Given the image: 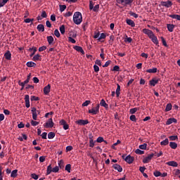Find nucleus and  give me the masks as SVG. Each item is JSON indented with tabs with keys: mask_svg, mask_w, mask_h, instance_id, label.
Listing matches in <instances>:
<instances>
[{
	"mask_svg": "<svg viewBox=\"0 0 180 180\" xmlns=\"http://www.w3.org/2000/svg\"><path fill=\"white\" fill-rule=\"evenodd\" d=\"M73 22L75 25H81L82 22V14L79 12H75L73 15Z\"/></svg>",
	"mask_w": 180,
	"mask_h": 180,
	"instance_id": "f257e3e1",
	"label": "nucleus"
},
{
	"mask_svg": "<svg viewBox=\"0 0 180 180\" xmlns=\"http://www.w3.org/2000/svg\"><path fill=\"white\" fill-rule=\"evenodd\" d=\"M134 0H117V4H120L123 6H131V4Z\"/></svg>",
	"mask_w": 180,
	"mask_h": 180,
	"instance_id": "f03ea898",
	"label": "nucleus"
},
{
	"mask_svg": "<svg viewBox=\"0 0 180 180\" xmlns=\"http://www.w3.org/2000/svg\"><path fill=\"white\" fill-rule=\"evenodd\" d=\"M172 5V1L171 0H168L167 1H161L159 6H164L165 8H171Z\"/></svg>",
	"mask_w": 180,
	"mask_h": 180,
	"instance_id": "7ed1b4c3",
	"label": "nucleus"
},
{
	"mask_svg": "<svg viewBox=\"0 0 180 180\" xmlns=\"http://www.w3.org/2000/svg\"><path fill=\"white\" fill-rule=\"evenodd\" d=\"M122 157L127 164H133V162L134 161V157H131L130 155H127L126 158H124V155Z\"/></svg>",
	"mask_w": 180,
	"mask_h": 180,
	"instance_id": "20e7f679",
	"label": "nucleus"
},
{
	"mask_svg": "<svg viewBox=\"0 0 180 180\" xmlns=\"http://www.w3.org/2000/svg\"><path fill=\"white\" fill-rule=\"evenodd\" d=\"M44 126L46 129H51V127H54V122H53V119L50 118Z\"/></svg>",
	"mask_w": 180,
	"mask_h": 180,
	"instance_id": "39448f33",
	"label": "nucleus"
},
{
	"mask_svg": "<svg viewBox=\"0 0 180 180\" xmlns=\"http://www.w3.org/2000/svg\"><path fill=\"white\" fill-rule=\"evenodd\" d=\"M153 157H154V153H151L150 155H148L146 158L143 159V164H148L153 159Z\"/></svg>",
	"mask_w": 180,
	"mask_h": 180,
	"instance_id": "423d86ee",
	"label": "nucleus"
},
{
	"mask_svg": "<svg viewBox=\"0 0 180 180\" xmlns=\"http://www.w3.org/2000/svg\"><path fill=\"white\" fill-rule=\"evenodd\" d=\"M159 82L160 79L154 77L151 80H150L149 84L150 85V86H155V85H157V84H158Z\"/></svg>",
	"mask_w": 180,
	"mask_h": 180,
	"instance_id": "0eeeda50",
	"label": "nucleus"
},
{
	"mask_svg": "<svg viewBox=\"0 0 180 180\" xmlns=\"http://www.w3.org/2000/svg\"><path fill=\"white\" fill-rule=\"evenodd\" d=\"M60 124L63 126L64 130H68V129H70V125H68V124H67V122L65 121V120H61L60 121Z\"/></svg>",
	"mask_w": 180,
	"mask_h": 180,
	"instance_id": "6e6552de",
	"label": "nucleus"
},
{
	"mask_svg": "<svg viewBox=\"0 0 180 180\" xmlns=\"http://www.w3.org/2000/svg\"><path fill=\"white\" fill-rule=\"evenodd\" d=\"M88 123H89V121H88V120H79L76 121V124H79V126H85V124H88Z\"/></svg>",
	"mask_w": 180,
	"mask_h": 180,
	"instance_id": "1a4fd4ad",
	"label": "nucleus"
},
{
	"mask_svg": "<svg viewBox=\"0 0 180 180\" xmlns=\"http://www.w3.org/2000/svg\"><path fill=\"white\" fill-rule=\"evenodd\" d=\"M73 49L76 50V51H78V53H81L82 54H85V51H84V49L82 47L79 46H74Z\"/></svg>",
	"mask_w": 180,
	"mask_h": 180,
	"instance_id": "9d476101",
	"label": "nucleus"
},
{
	"mask_svg": "<svg viewBox=\"0 0 180 180\" xmlns=\"http://www.w3.org/2000/svg\"><path fill=\"white\" fill-rule=\"evenodd\" d=\"M112 168H114V169H115L116 171H118V172H122L123 171V168H122V166L118 164L113 165Z\"/></svg>",
	"mask_w": 180,
	"mask_h": 180,
	"instance_id": "9b49d317",
	"label": "nucleus"
},
{
	"mask_svg": "<svg viewBox=\"0 0 180 180\" xmlns=\"http://www.w3.org/2000/svg\"><path fill=\"white\" fill-rule=\"evenodd\" d=\"M31 112H32V119L34 120H37V110L36 108H32L31 110Z\"/></svg>",
	"mask_w": 180,
	"mask_h": 180,
	"instance_id": "f8f14e48",
	"label": "nucleus"
},
{
	"mask_svg": "<svg viewBox=\"0 0 180 180\" xmlns=\"http://www.w3.org/2000/svg\"><path fill=\"white\" fill-rule=\"evenodd\" d=\"M51 88V86L50 84H48L44 88V95H49L50 94V89Z\"/></svg>",
	"mask_w": 180,
	"mask_h": 180,
	"instance_id": "ddd939ff",
	"label": "nucleus"
},
{
	"mask_svg": "<svg viewBox=\"0 0 180 180\" xmlns=\"http://www.w3.org/2000/svg\"><path fill=\"white\" fill-rule=\"evenodd\" d=\"M149 39L152 40L154 44H158V39H157V37L154 34L149 37Z\"/></svg>",
	"mask_w": 180,
	"mask_h": 180,
	"instance_id": "4468645a",
	"label": "nucleus"
},
{
	"mask_svg": "<svg viewBox=\"0 0 180 180\" xmlns=\"http://www.w3.org/2000/svg\"><path fill=\"white\" fill-rule=\"evenodd\" d=\"M143 33H144V34H147L148 36V37H150L151 35H153L154 34V32H153V31H151L150 30L148 29H143Z\"/></svg>",
	"mask_w": 180,
	"mask_h": 180,
	"instance_id": "2eb2a0df",
	"label": "nucleus"
},
{
	"mask_svg": "<svg viewBox=\"0 0 180 180\" xmlns=\"http://www.w3.org/2000/svg\"><path fill=\"white\" fill-rule=\"evenodd\" d=\"M25 106H26V108H30V101L29 95H25Z\"/></svg>",
	"mask_w": 180,
	"mask_h": 180,
	"instance_id": "dca6fc26",
	"label": "nucleus"
},
{
	"mask_svg": "<svg viewBox=\"0 0 180 180\" xmlns=\"http://www.w3.org/2000/svg\"><path fill=\"white\" fill-rule=\"evenodd\" d=\"M29 81L28 79H27L25 81H24L23 82H20V80L18 82V84L20 86H22L20 89V91H23V89L25 88V85H26V84H29Z\"/></svg>",
	"mask_w": 180,
	"mask_h": 180,
	"instance_id": "f3484780",
	"label": "nucleus"
},
{
	"mask_svg": "<svg viewBox=\"0 0 180 180\" xmlns=\"http://www.w3.org/2000/svg\"><path fill=\"white\" fill-rule=\"evenodd\" d=\"M177 120L175 118H169L167 120L166 124H172V123H176Z\"/></svg>",
	"mask_w": 180,
	"mask_h": 180,
	"instance_id": "a211bd4d",
	"label": "nucleus"
},
{
	"mask_svg": "<svg viewBox=\"0 0 180 180\" xmlns=\"http://www.w3.org/2000/svg\"><path fill=\"white\" fill-rule=\"evenodd\" d=\"M166 164L169 167H178V163L175 161L167 162Z\"/></svg>",
	"mask_w": 180,
	"mask_h": 180,
	"instance_id": "6ab92c4d",
	"label": "nucleus"
},
{
	"mask_svg": "<svg viewBox=\"0 0 180 180\" xmlns=\"http://www.w3.org/2000/svg\"><path fill=\"white\" fill-rule=\"evenodd\" d=\"M4 57L6 60H11L12 57V54L11 53V51H7L6 53L4 54Z\"/></svg>",
	"mask_w": 180,
	"mask_h": 180,
	"instance_id": "aec40b11",
	"label": "nucleus"
},
{
	"mask_svg": "<svg viewBox=\"0 0 180 180\" xmlns=\"http://www.w3.org/2000/svg\"><path fill=\"white\" fill-rule=\"evenodd\" d=\"M127 24L129 25V26H131V27H134L136 26L134 21L130 19H127Z\"/></svg>",
	"mask_w": 180,
	"mask_h": 180,
	"instance_id": "412c9836",
	"label": "nucleus"
},
{
	"mask_svg": "<svg viewBox=\"0 0 180 180\" xmlns=\"http://www.w3.org/2000/svg\"><path fill=\"white\" fill-rule=\"evenodd\" d=\"M101 106H103V108H105V109H108L109 108V105L108 103H106V101H105L104 99H102L101 103H100Z\"/></svg>",
	"mask_w": 180,
	"mask_h": 180,
	"instance_id": "4be33fe9",
	"label": "nucleus"
},
{
	"mask_svg": "<svg viewBox=\"0 0 180 180\" xmlns=\"http://www.w3.org/2000/svg\"><path fill=\"white\" fill-rule=\"evenodd\" d=\"M29 51H32V53H31V54L30 55V57H32L34 54L36 53V51H37V48L36 47L30 48Z\"/></svg>",
	"mask_w": 180,
	"mask_h": 180,
	"instance_id": "5701e85b",
	"label": "nucleus"
},
{
	"mask_svg": "<svg viewBox=\"0 0 180 180\" xmlns=\"http://www.w3.org/2000/svg\"><path fill=\"white\" fill-rule=\"evenodd\" d=\"M37 29L39 32H44V25L43 24H39L37 25Z\"/></svg>",
	"mask_w": 180,
	"mask_h": 180,
	"instance_id": "b1692460",
	"label": "nucleus"
},
{
	"mask_svg": "<svg viewBox=\"0 0 180 180\" xmlns=\"http://www.w3.org/2000/svg\"><path fill=\"white\" fill-rule=\"evenodd\" d=\"M106 39V34L101 33L100 34V37L98 38V41H103Z\"/></svg>",
	"mask_w": 180,
	"mask_h": 180,
	"instance_id": "393cba45",
	"label": "nucleus"
},
{
	"mask_svg": "<svg viewBox=\"0 0 180 180\" xmlns=\"http://www.w3.org/2000/svg\"><path fill=\"white\" fill-rule=\"evenodd\" d=\"M172 19H176L177 20H180V15L176 14H171L169 15Z\"/></svg>",
	"mask_w": 180,
	"mask_h": 180,
	"instance_id": "a878e982",
	"label": "nucleus"
},
{
	"mask_svg": "<svg viewBox=\"0 0 180 180\" xmlns=\"http://www.w3.org/2000/svg\"><path fill=\"white\" fill-rule=\"evenodd\" d=\"M169 147H171V148H172L173 150H175V148L178 147V144L175 142H170Z\"/></svg>",
	"mask_w": 180,
	"mask_h": 180,
	"instance_id": "bb28decb",
	"label": "nucleus"
},
{
	"mask_svg": "<svg viewBox=\"0 0 180 180\" xmlns=\"http://www.w3.org/2000/svg\"><path fill=\"white\" fill-rule=\"evenodd\" d=\"M11 176V178H16L18 176V169L13 170Z\"/></svg>",
	"mask_w": 180,
	"mask_h": 180,
	"instance_id": "cd10ccee",
	"label": "nucleus"
},
{
	"mask_svg": "<svg viewBox=\"0 0 180 180\" xmlns=\"http://www.w3.org/2000/svg\"><path fill=\"white\" fill-rule=\"evenodd\" d=\"M53 172V167H51V165H49L47 167L46 174L47 175H50Z\"/></svg>",
	"mask_w": 180,
	"mask_h": 180,
	"instance_id": "c85d7f7f",
	"label": "nucleus"
},
{
	"mask_svg": "<svg viewBox=\"0 0 180 180\" xmlns=\"http://www.w3.org/2000/svg\"><path fill=\"white\" fill-rule=\"evenodd\" d=\"M158 69L156 68H154L153 69H148L146 70V72L152 73V74H155L157 72Z\"/></svg>",
	"mask_w": 180,
	"mask_h": 180,
	"instance_id": "c756f323",
	"label": "nucleus"
},
{
	"mask_svg": "<svg viewBox=\"0 0 180 180\" xmlns=\"http://www.w3.org/2000/svg\"><path fill=\"white\" fill-rule=\"evenodd\" d=\"M174 27H175V26L172 24H167V29L169 30V32H174Z\"/></svg>",
	"mask_w": 180,
	"mask_h": 180,
	"instance_id": "7c9ffc66",
	"label": "nucleus"
},
{
	"mask_svg": "<svg viewBox=\"0 0 180 180\" xmlns=\"http://www.w3.org/2000/svg\"><path fill=\"white\" fill-rule=\"evenodd\" d=\"M59 30L61 34H64V33H65V26L64 25H61L59 28Z\"/></svg>",
	"mask_w": 180,
	"mask_h": 180,
	"instance_id": "2f4dec72",
	"label": "nucleus"
},
{
	"mask_svg": "<svg viewBox=\"0 0 180 180\" xmlns=\"http://www.w3.org/2000/svg\"><path fill=\"white\" fill-rule=\"evenodd\" d=\"M172 109V104H171V103L167 104L165 111L169 112V110H171Z\"/></svg>",
	"mask_w": 180,
	"mask_h": 180,
	"instance_id": "473e14b6",
	"label": "nucleus"
},
{
	"mask_svg": "<svg viewBox=\"0 0 180 180\" xmlns=\"http://www.w3.org/2000/svg\"><path fill=\"white\" fill-rule=\"evenodd\" d=\"M117 89H116V95L117 97L119 98V96L120 95V85L119 84H117Z\"/></svg>",
	"mask_w": 180,
	"mask_h": 180,
	"instance_id": "72a5a7b5",
	"label": "nucleus"
},
{
	"mask_svg": "<svg viewBox=\"0 0 180 180\" xmlns=\"http://www.w3.org/2000/svg\"><path fill=\"white\" fill-rule=\"evenodd\" d=\"M169 143V141H168V139H165L163 141L160 142L161 146H168Z\"/></svg>",
	"mask_w": 180,
	"mask_h": 180,
	"instance_id": "f704fd0d",
	"label": "nucleus"
},
{
	"mask_svg": "<svg viewBox=\"0 0 180 180\" xmlns=\"http://www.w3.org/2000/svg\"><path fill=\"white\" fill-rule=\"evenodd\" d=\"M54 137H56V133H54V132H49L48 134V139H54Z\"/></svg>",
	"mask_w": 180,
	"mask_h": 180,
	"instance_id": "c9c22d12",
	"label": "nucleus"
},
{
	"mask_svg": "<svg viewBox=\"0 0 180 180\" xmlns=\"http://www.w3.org/2000/svg\"><path fill=\"white\" fill-rule=\"evenodd\" d=\"M27 67H29L30 68L32 67H36V63H34V62H27Z\"/></svg>",
	"mask_w": 180,
	"mask_h": 180,
	"instance_id": "e433bc0d",
	"label": "nucleus"
},
{
	"mask_svg": "<svg viewBox=\"0 0 180 180\" xmlns=\"http://www.w3.org/2000/svg\"><path fill=\"white\" fill-rule=\"evenodd\" d=\"M59 167L60 169H64V160H60L58 163Z\"/></svg>",
	"mask_w": 180,
	"mask_h": 180,
	"instance_id": "4c0bfd02",
	"label": "nucleus"
},
{
	"mask_svg": "<svg viewBox=\"0 0 180 180\" xmlns=\"http://www.w3.org/2000/svg\"><path fill=\"white\" fill-rule=\"evenodd\" d=\"M47 41L49 44H52L53 41H54V38H53L51 36L47 37Z\"/></svg>",
	"mask_w": 180,
	"mask_h": 180,
	"instance_id": "58836bf2",
	"label": "nucleus"
},
{
	"mask_svg": "<svg viewBox=\"0 0 180 180\" xmlns=\"http://www.w3.org/2000/svg\"><path fill=\"white\" fill-rule=\"evenodd\" d=\"M59 8H60V12H64L67 9V6H65V5H60Z\"/></svg>",
	"mask_w": 180,
	"mask_h": 180,
	"instance_id": "ea45409f",
	"label": "nucleus"
},
{
	"mask_svg": "<svg viewBox=\"0 0 180 180\" xmlns=\"http://www.w3.org/2000/svg\"><path fill=\"white\" fill-rule=\"evenodd\" d=\"M89 113H91L92 115H98L96 110L94 108L91 110H89Z\"/></svg>",
	"mask_w": 180,
	"mask_h": 180,
	"instance_id": "a19ab883",
	"label": "nucleus"
},
{
	"mask_svg": "<svg viewBox=\"0 0 180 180\" xmlns=\"http://www.w3.org/2000/svg\"><path fill=\"white\" fill-rule=\"evenodd\" d=\"M100 36H101V32H96L94 33V39H97V40L99 41V37H100Z\"/></svg>",
	"mask_w": 180,
	"mask_h": 180,
	"instance_id": "79ce46f5",
	"label": "nucleus"
},
{
	"mask_svg": "<svg viewBox=\"0 0 180 180\" xmlns=\"http://www.w3.org/2000/svg\"><path fill=\"white\" fill-rule=\"evenodd\" d=\"M95 146V143L94 142V139L92 137H90V141H89V147L94 148Z\"/></svg>",
	"mask_w": 180,
	"mask_h": 180,
	"instance_id": "37998d69",
	"label": "nucleus"
},
{
	"mask_svg": "<svg viewBox=\"0 0 180 180\" xmlns=\"http://www.w3.org/2000/svg\"><path fill=\"white\" fill-rule=\"evenodd\" d=\"M33 61H39V60H40V55L39 54H37L35 56H34V57L32 58Z\"/></svg>",
	"mask_w": 180,
	"mask_h": 180,
	"instance_id": "c03bdc74",
	"label": "nucleus"
},
{
	"mask_svg": "<svg viewBox=\"0 0 180 180\" xmlns=\"http://www.w3.org/2000/svg\"><path fill=\"white\" fill-rule=\"evenodd\" d=\"M65 171H68L69 173L71 172V164H68L65 166Z\"/></svg>",
	"mask_w": 180,
	"mask_h": 180,
	"instance_id": "a18cd8bd",
	"label": "nucleus"
},
{
	"mask_svg": "<svg viewBox=\"0 0 180 180\" xmlns=\"http://www.w3.org/2000/svg\"><path fill=\"white\" fill-rule=\"evenodd\" d=\"M169 139L172 141H175V140H178V136H170Z\"/></svg>",
	"mask_w": 180,
	"mask_h": 180,
	"instance_id": "49530a36",
	"label": "nucleus"
},
{
	"mask_svg": "<svg viewBox=\"0 0 180 180\" xmlns=\"http://www.w3.org/2000/svg\"><path fill=\"white\" fill-rule=\"evenodd\" d=\"M129 15L130 16H133V18H135V19H137V18H139V14L133 13L131 11L129 12Z\"/></svg>",
	"mask_w": 180,
	"mask_h": 180,
	"instance_id": "de8ad7c7",
	"label": "nucleus"
},
{
	"mask_svg": "<svg viewBox=\"0 0 180 180\" xmlns=\"http://www.w3.org/2000/svg\"><path fill=\"white\" fill-rule=\"evenodd\" d=\"M135 153H136V154H139V155H141L144 154V150H141L140 149H136L135 150Z\"/></svg>",
	"mask_w": 180,
	"mask_h": 180,
	"instance_id": "09e8293b",
	"label": "nucleus"
},
{
	"mask_svg": "<svg viewBox=\"0 0 180 180\" xmlns=\"http://www.w3.org/2000/svg\"><path fill=\"white\" fill-rule=\"evenodd\" d=\"M139 148L141 150H146L147 149V143H143L139 146Z\"/></svg>",
	"mask_w": 180,
	"mask_h": 180,
	"instance_id": "8fccbe9b",
	"label": "nucleus"
},
{
	"mask_svg": "<svg viewBox=\"0 0 180 180\" xmlns=\"http://www.w3.org/2000/svg\"><path fill=\"white\" fill-rule=\"evenodd\" d=\"M68 41L70 42V43H72V44H75V43H76V41H75V39H74L72 37H68Z\"/></svg>",
	"mask_w": 180,
	"mask_h": 180,
	"instance_id": "3c124183",
	"label": "nucleus"
},
{
	"mask_svg": "<svg viewBox=\"0 0 180 180\" xmlns=\"http://www.w3.org/2000/svg\"><path fill=\"white\" fill-rule=\"evenodd\" d=\"M98 11H99V4H97L94 7H93L94 12H98Z\"/></svg>",
	"mask_w": 180,
	"mask_h": 180,
	"instance_id": "603ef678",
	"label": "nucleus"
},
{
	"mask_svg": "<svg viewBox=\"0 0 180 180\" xmlns=\"http://www.w3.org/2000/svg\"><path fill=\"white\" fill-rule=\"evenodd\" d=\"M153 174L155 176L158 177V176H161V173L160 171H155L153 172Z\"/></svg>",
	"mask_w": 180,
	"mask_h": 180,
	"instance_id": "864d4df0",
	"label": "nucleus"
},
{
	"mask_svg": "<svg viewBox=\"0 0 180 180\" xmlns=\"http://www.w3.org/2000/svg\"><path fill=\"white\" fill-rule=\"evenodd\" d=\"M137 110H138L137 108H131L129 112L131 115H134V113L137 112Z\"/></svg>",
	"mask_w": 180,
	"mask_h": 180,
	"instance_id": "5fc2aeb1",
	"label": "nucleus"
},
{
	"mask_svg": "<svg viewBox=\"0 0 180 180\" xmlns=\"http://www.w3.org/2000/svg\"><path fill=\"white\" fill-rule=\"evenodd\" d=\"M58 171H60L58 166H56L52 169V172H58Z\"/></svg>",
	"mask_w": 180,
	"mask_h": 180,
	"instance_id": "6e6d98bb",
	"label": "nucleus"
},
{
	"mask_svg": "<svg viewBox=\"0 0 180 180\" xmlns=\"http://www.w3.org/2000/svg\"><path fill=\"white\" fill-rule=\"evenodd\" d=\"M54 34L56 37H60V32L58 31V30H55L54 31Z\"/></svg>",
	"mask_w": 180,
	"mask_h": 180,
	"instance_id": "4d7b16f0",
	"label": "nucleus"
},
{
	"mask_svg": "<svg viewBox=\"0 0 180 180\" xmlns=\"http://www.w3.org/2000/svg\"><path fill=\"white\" fill-rule=\"evenodd\" d=\"M97 143H103V141H104L103 137L102 136H99L97 139H96Z\"/></svg>",
	"mask_w": 180,
	"mask_h": 180,
	"instance_id": "13d9d810",
	"label": "nucleus"
},
{
	"mask_svg": "<svg viewBox=\"0 0 180 180\" xmlns=\"http://www.w3.org/2000/svg\"><path fill=\"white\" fill-rule=\"evenodd\" d=\"M160 40L162 41L163 46H167V41H165V39H164V37H161Z\"/></svg>",
	"mask_w": 180,
	"mask_h": 180,
	"instance_id": "bf43d9fd",
	"label": "nucleus"
},
{
	"mask_svg": "<svg viewBox=\"0 0 180 180\" xmlns=\"http://www.w3.org/2000/svg\"><path fill=\"white\" fill-rule=\"evenodd\" d=\"M31 101H40V98L39 97H37L36 96H32Z\"/></svg>",
	"mask_w": 180,
	"mask_h": 180,
	"instance_id": "052dcab7",
	"label": "nucleus"
},
{
	"mask_svg": "<svg viewBox=\"0 0 180 180\" xmlns=\"http://www.w3.org/2000/svg\"><path fill=\"white\" fill-rule=\"evenodd\" d=\"M94 1H89V9L90 11H92V9L94 8Z\"/></svg>",
	"mask_w": 180,
	"mask_h": 180,
	"instance_id": "680f3d73",
	"label": "nucleus"
},
{
	"mask_svg": "<svg viewBox=\"0 0 180 180\" xmlns=\"http://www.w3.org/2000/svg\"><path fill=\"white\" fill-rule=\"evenodd\" d=\"M94 69L95 72H99V66L98 65H94Z\"/></svg>",
	"mask_w": 180,
	"mask_h": 180,
	"instance_id": "e2e57ef3",
	"label": "nucleus"
},
{
	"mask_svg": "<svg viewBox=\"0 0 180 180\" xmlns=\"http://www.w3.org/2000/svg\"><path fill=\"white\" fill-rule=\"evenodd\" d=\"M39 122L37 121H34V120H31V124L32 126H37V124H39Z\"/></svg>",
	"mask_w": 180,
	"mask_h": 180,
	"instance_id": "0e129e2a",
	"label": "nucleus"
},
{
	"mask_svg": "<svg viewBox=\"0 0 180 180\" xmlns=\"http://www.w3.org/2000/svg\"><path fill=\"white\" fill-rule=\"evenodd\" d=\"M129 119H130V120H131V122H136V115H131Z\"/></svg>",
	"mask_w": 180,
	"mask_h": 180,
	"instance_id": "69168bd1",
	"label": "nucleus"
},
{
	"mask_svg": "<svg viewBox=\"0 0 180 180\" xmlns=\"http://www.w3.org/2000/svg\"><path fill=\"white\" fill-rule=\"evenodd\" d=\"M46 161V156H41L39 158V162H44Z\"/></svg>",
	"mask_w": 180,
	"mask_h": 180,
	"instance_id": "338daca9",
	"label": "nucleus"
},
{
	"mask_svg": "<svg viewBox=\"0 0 180 180\" xmlns=\"http://www.w3.org/2000/svg\"><path fill=\"white\" fill-rule=\"evenodd\" d=\"M91 103V101H86L84 103H82V106H88Z\"/></svg>",
	"mask_w": 180,
	"mask_h": 180,
	"instance_id": "774afa93",
	"label": "nucleus"
}]
</instances>
